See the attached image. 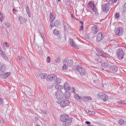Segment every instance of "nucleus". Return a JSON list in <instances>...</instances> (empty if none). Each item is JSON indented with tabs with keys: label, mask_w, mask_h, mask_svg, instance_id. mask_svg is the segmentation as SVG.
<instances>
[{
	"label": "nucleus",
	"mask_w": 126,
	"mask_h": 126,
	"mask_svg": "<svg viewBox=\"0 0 126 126\" xmlns=\"http://www.w3.org/2000/svg\"><path fill=\"white\" fill-rule=\"evenodd\" d=\"M55 63H61V58L60 57L57 58L55 60Z\"/></svg>",
	"instance_id": "nucleus-38"
},
{
	"label": "nucleus",
	"mask_w": 126,
	"mask_h": 126,
	"mask_svg": "<svg viewBox=\"0 0 126 126\" xmlns=\"http://www.w3.org/2000/svg\"><path fill=\"white\" fill-rule=\"evenodd\" d=\"M3 19H4V17L2 15H1V16L0 18V22H2V21H3Z\"/></svg>",
	"instance_id": "nucleus-44"
},
{
	"label": "nucleus",
	"mask_w": 126,
	"mask_h": 126,
	"mask_svg": "<svg viewBox=\"0 0 126 126\" xmlns=\"http://www.w3.org/2000/svg\"><path fill=\"white\" fill-rule=\"evenodd\" d=\"M50 18L49 19V21L50 22H53L56 17H55V16H54V15L52 13H50Z\"/></svg>",
	"instance_id": "nucleus-25"
},
{
	"label": "nucleus",
	"mask_w": 126,
	"mask_h": 126,
	"mask_svg": "<svg viewBox=\"0 0 126 126\" xmlns=\"http://www.w3.org/2000/svg\"><path fill=\"white\" fill-rule=\"evenodd\" d=\"M2 58L4 60H7V57H6V55L5 54H4V55L2 56Z\"/></svg>",
	"instance_id": "nucleus-46"
},
{
	"label": "nucleus",
	"mask_w": 126,
	"mask_h": 126,
	"mask_svg": "<svg viewBox=\"0 0 126 126\" xmlns=\"http://www.w3.org/2000/svg\"><path fill=\"white\" fill-rule=\"evenodd\" d=\"M55 87L56 90H61V89H63V86L60 85L58 84L55 86Z\"/></svg>",
	"instance_id": "nucleus-27"
},
{
	"label": "nucleus",
	"mask_w": 126,
	"mask_h": 126,
	"mask_svg": "<svg viewBox=\"0 0 126 126\" xmlns=\"http://www.w3.org/2000/svg\"><path fill=\"white\" fill-rule=\"evenodd\" d=\"M12 11H13V13H14V14H16V13H17V12H18V10L15 9V8H13Z\"/></svg>",
	"instance_id": "nucleus-41"
},
{
	"label": "nucleus",
	"mask_w": 126,
	"mask_h": 126,
	"mask_svg": "<svg viewBox=\"0 0 126 126\" xmlns=\"http://www.w3.org/2000/svg\"><path fill=\"white\" fill-rule=\"evenodd\" d=\"M74 97L76 100H82V96H79L77 94H76L74 95Z\"/></svg>",
	"instance_id": "nucleus-29"
},
{
	"label": "nucleus",
	"mask_w": 126,
	"mask_h": 126,
	"mask_svg": "<svg viewBox=\"0 0 126 126\" xmlns=\"http://www.w3.org/2000/svg\"><path fill=\"white\" fill-rule=\"evenodd\" d=\"M47 77H48V75H47V74L44 73V74H42L41 75V79H45V78L47 79Z\"/></svg>",
	"instance_id": "nucleus-30"
},
{
	"label": "nucleus",
	"mask_w": 126,
	"mask_h": 126,
	"mask_svg": "<svg viewBox=\"0 0 126 126\" xmlns=\"http://www.w3.org/2000/svg\"><path fill=\"white\" fill-rule=\"evenodd\" d=\"M102 70H104V68H102Z\"/></svg>",
	"instance_id": "nucleus-64"
},
{
	"label": "nucleus",
	"mask_w": 126,
	"mask_h": 126,
	"mask_svg": "<svg viewBox=\"0 0 126 126\" xmlns=\"http://www.w3.org/2000/svg\"><path fill=\"white\" fill-rule=\"evenodd\" d=\"M83 102H89V101H91L92 100V98L91 96H85L82 98Z\"/></svg>",
	"instance_id": "nucleus-17"
},
{
	"label": "nucleus",
	"mask_w": 126,
	"mask_h": 126,
	"mask_svg": "<svg viewBox=\"0 0 126 126\" xmlns=\"http://www.w3.org/2000/svg\"><path fill=\"white\" fill-rule=\"evenodd\" d=\"M0 15H2V13L0 11Z\"/></svg>",
	"instance_id": "nucleus-61"
},
{
	"label": "nucleus",
	"mask_w": 126,
	"mask_h": 126,
	"mask_svg": "<svg viewBox=\"0 0 126 126\" xmlns=\"http://www.w3.org/2000/svg\"><path fill=\"white\" fill-rule=\"evenodd\" d=\"M4 103L3 99H2V98H0V106H1V107H3Z\"/></svg>",
	"instance_id": "nucleus-34"
},
{
	"label": "nucleus",
	"mask_w": 126,
	"mask_h": 126,
	"mask_svg": "<svg viewBox=\"0 0 126 126\" xmlns=\"http://www.w3.org/2000/svg\"><path fill=\"white\" fill-rule=\"evenodd\" d=\"M117 56L119 60H123L125 56V51L124 49L118 48L116 51Z\"/></svg>",
	"instance_id": "nucleus-3"
},
{
	"label": "nucleus",
	"mask_w": 126,
	"mask_h": 126,
	"mask_svg": "<svg viewBox=\"0 0 126 126\" xmlns=\"http://www.w3.org/2000/svg\"><path fill=\"white\" fill-rule=\"evenodd\" d=\"M5 25H6L7 28H9V27H10V24L8 23V22H5Z\"/></svg>",
	"instance_id": "nucleus-43"
},
{
	"label": "nucleus",
	"mask_w": 126,
	"mask_h": 126,
	"mask_svg": "<svg viewBox=\"0 0 126 126\" xmlns=\"http://www.w3.org/2000/svg\"><path fill=\"white\" fill-rule=\"evenodd\" d=\"M56 79L55 83L57 84H61V82H62V79L60 78H56Z\"/></svg>",
	"instance_id": "nucleus-28"
},
{
	"label": "nucleus",
	"mask_w": 126,
	"mask_h": 126,
	"mask_svg": "<svg viewBox=\"0 0 126 126\" xmlns=\"http://www.w3.org/2000/svg\"><path fill=\"white\" fill-rule=\"evenodd\" d=\"M100 57H102L103 58H105L107 59V58H108V59H111V56L110 55L108 54L106 52H104L103 51H102V52L101 53V55H100Z\"/></svg>",
	"instance_id": "nucleus-15"
},
{
	"label": "nucleus",
	"mask_w": 126,
	"mask_h": 126,
	"mask_svg": "<svg viewBox=\"0 0 126 126\" xmlns=\"http://www.w3.org/2000/svg\"><path fill=\"white\" fill-rule=\"evenodd\" d=\"M101 66L103 68H105V67H108V66H109V64H108V63H101Z\"/></svg>",
	"instance_id": "nucleus-33"
},
{
	"label": "nucleus",
	"mask_w": 126,
	"mask_h": 126,
	"mask_svg": "<svg viewBox=\"0 0 126 126\" xmlns=\"http://www.w3.org/2000/svg\"><path fill=\"white\" fill-rule=\"evenodd\" d=\"M110 70H111L112 72H117V71H118V67L115 65H113L110 67Z\"/></svg>",
	"instance_id": "nucleus-18"
},
{
	"label": "nucleus",
	"mask_w": 126,
	"mask_h": 126,
	"mask_svg": "<svg viewBox=\"0 0 126 126\" xmlns=\"http://www.w3.org/2000/svg\"><path fill=\"white\" fill-rule=\"evenodd\" d=\"M9 75H10V72H5L4 71L1 72L0 74L1 78H3V79L7 78Z\"/></svg>",
	"instance_id": "nucleus-13"
},
{
	"label": "nucleus",
	"mask_w": 126,
	"mask_h": 126,
	"mask_svg": "<svg viewBox=\"0 0 126 126\" xmlns=\"http://www.w3.org/2000/svg\"><path fill=\"white\" fill-rule=\"evenodd\" d=\"M118 103H119V104H126L124 101H118Z\"/></svg>",
	"instance_id": "nucleus-53"
},
{
	"label": "nucleus",
	"mask_w": 126,
	"mask_h": 126,
	"mask_svg": "<svg viewBox=\"0 0 126 126\" xmlns=\"http://www.w3.org/2000/svg\"><path fill=\"white\" fill-rule=\"evenodd\" d=\"M124 11H126V3L124 4Z\"/></svg>",
	"instance_id": "nucleus-48"
},
{
	"label": "nucleus",
	"mask_w": 126,
	"mask_h": 126,
	"mask_svg": "<svg viewBox=\"0 0 126 126\" xmlns=\"http://www.w3.org/2000/svg\"><path fill=\"white\" fill-rule=\"evenodd\" d=\"M64 90H65V91H69V90H70V86H69V85H68V83H67V82H65L64 84Z\"/></svg>",
	"instance_id": "nucleus-16"
},
{
	"label": "nucleus",
	"mask_w": 126,
	"mask_h": 126,
	"mask_svg": "<svg viewBox=\"0 0 126 126\" xmlns=\"http://www.w3.org/2000/svg\"><path fill=\"white\" fill-rule=\"evenodd\" d=\"M95 51L97 52L96 56H101V55H102L103 50H102L100 49H98V48H96Z\"/></svg>",
	"instance_id": "nucleus-21"
},
{
	"label": "nucleus",
	"mask_w": 126,
	"mask_h": 126,
	"mask_svg": "<svg viewBox=\"0 0 126 126\" xmlns=\"http://www.w3.org/2000/svg\"><path fill=\"white\" fill-rule=\"evenodd\" d=\"M69 42L70 45H71L72 47H73L75 49H78V47L77 46V45H76V44H75V42L72 38H70Z\"/></svg>",
	"instance_id": "nucleus-14"
},
{
	"label": "nucleus",
	"mask_w": 126,
	"mask_h": 126,
	"mask_svg": "<svg viewBox=\"0 0 126 126\" xmlns=\"http://www.w3.org/2000/svg\"><path fill=\"white\" fill-rule=\"evenodd\" d=\"M115 34L118 36H122L124 34V29L122 27L118 28L115 32Z\"/></svg>",
	"instance_id": "nucleus-11"
},
{
	"label": "nucleus",
	"mask_w": 126,
	"mask_h": 126,
	"mask_svg": "<svg viewBox=\"0 0 126 126\" xmlns=\"http://www.w3.org/2000/svg\"><path fill=\"white\" fill-rule=\"evenodd\" d=\"M41 38H42V39H44V36H41Z\"/></svg>",
	"instance_id": "nucleus-62"
},
{
	"label": "nucleus",
	"mask_w": 126,
	"mask_h": 126,
	"mask_svg": "<svg viewBox=\"0 0 126 126\" xmlns=\"http://www.w3.org/2000/svg\"><path fill=\"white\" fill-rule=\"evenodd\" d=\"M26 12L27 13L30 12V8H29V6H28L27 5H26Z\"/></svg>",
	"instance_id": "nucleus-39"
},
{
	"label": "nucleus",
	"mask_w": 126,
	"mask_h": 126,
	"mask_svg": "<svg viewBox=\"0 0 126 126\" xmlns=\"http://www.w3.org/2000/svg\"><path fill=\"white\" fill-rule=\"evenodd\" d=\"M60 24V21L59 20H57L54 22V26H55V27H59Z\"/></svg>",
	"instance_id": "nucleus-31"
},
{
	"label": "nucleus",
	"mask_w": 126,
	"mask_h": 126,
	"mask_svg": "<svg viewBox=\"0 0 126 126\" xmlns=\"http://www.w3.org/2000/svg\"><path fill=\"white\" fill-rule=\"evenodd\" d=\"M1 55L2 56H3L4 55H5V54L1 50Z\"/></svg>",
	"instance_id": "nucleus-55"
},
{
	"label": "nucleus",
	"mask_w": 126,
	"mask_h": 126,
	"mask_svg": "<svg viewBox=\"0 0 126 126\" xmlns=\"http://www.w3.org/2000/svg\"><path fill=\"white\" fill-rule=\"evenodd\" d=\"M53 27H54V26H53V24H52V23L50 24V28L52 29L53 28Z\"/></svg>",
	"instance_id": "nucleus-56"
},
{
	"label": "nucleus",
	"mask_w": 126,
	"mask_h": 126,
	"mask_svg": "<svg viewBox=\"0 0 126 126\" xmlns=\"http://www.w3.org/2000/svg\"><path fill=\"white\" fill-rule=\"evenodd\" d=\"M98 32H99V27L98 26L94 25L91 27V32L94 36L96 35Z\"/></svg>",
	"instance_id": "nucleus-6"
},
{
	"label": "nucleus",
	"mask_w": 126,
	"mask_h": 126,
	"mask_svg": "<svg viewBox=\"0 0 126 126\" xmlns=\"http://www.w3.org/2000/svg\"><path fill=\"white\" fill-rule=\"evenodd\" d=\"M63 70H67L68 67L67 66V65L66 64H65L64 63L63 66Z\"/></svg>",
	"instance_id": "nucleus-37"
},
{
	"label": "nucleus",
	"mask_w": 126,
	"mask_h": 126,
	"mask_svg": "<svg viewBox=\"0 0 126 126\" xmlns=\"http://www.w3.org/2000/svg\"><path fill=\"white\" fill-rule=\"evenodd\" d=\"M103 39H104V35L102 33V32H99L96 35V42L97 43H99V42H101Z\"/></svg>",
	"instance_id": "nucleus-12"
},
{
	"label": "nucleus",
	"mask_w": 126,
	"mask_h": 126,
	"mask_svg": "<svg viewBox=\"0 0 126 126\" xmlns=\"http://www.w3.org/2000/svg\"><path fill=\"white\" fill-rule=\"evenodd\" d=\"M40 112L41 113L42 115H47V114L48 113V111L46 110L43 111L42 109H40Z\"/></svg>",
	"instance_id": "nucleus-36"
},
{
	"label": "nucleus",
	"mask_w": 126,
	"mask_h": 126,
	"mask_svg": "<svg viewBox=\"0 0 126 126\" xmlns=\"http://www.w3.org/2000/svg\"><path fill=\"white\" fill-rule=\"evenodd\" d=\"M53 35L55 36H59L60 35V31L58 29H54L53 31Z\"/></svg>",
	"instance_id": "nucleus-22"
},
{
	"label": "nucleus",
	"mask_w": 126,
	"mask_h": 126,
	"mask_svg": "<svg viewBox=\"0 0 126 126\" xmlns=\"http://www.w3.org/2000/svg\"><path fill=\"white\" fill-rule=\"evenodd\" d=\"M27 14H28L29 17H31V14H30V12L29 13H27Z\"/></svg>",
	"instance_id": "nucleus-54"
},
{
	"label": "nucleus",
	"mask_w": 126,
	"mask_h": 126,
	"mask_svg": "<svg viewBox=\"0 0 126 126\" xmlns=\"http://www.w3.org/2000/svg\"><path fill=\"white\" fill-rule=\"evenodd\" d=\"M67 65L68 66H72L73 65V60H69L67 62Z\"/></svg>",
	"instance_id": "nucleus-23"
},
{
	"label": "nucleus",
	"mask_w": 126,
	"mask_h": 126,
	"mask_svg": "<svg viewBox=\"0 0 126 126\" xmlns=\"http://www.w3.org/2000/svg\"><path fill=\"white\" fill-rule=\"evenodd\" d=\"M58 0V1H59V2L61 1V0Z\"/></svg>",
	"instance_id": "nucleus-63"
},
{
	"label": "nucleus",
	"mask_w": 126,
	"mask_h": 126,
	"mask_svg": "<svg viewBox=\"0 0 126 126\" xmlns=\"http://www.w3.org/2000/svg\"><path fill=\"white\" fill-rule=\"evenodd\" d=\"M111 1H112V3H116V2L118 1V0H111Z\"/></svg>",
	"instance_id": "nucleus-52"
},
{
	"label": "nucleus",
	"mask_w": 126,
	"mask_h": 126,
	"mask_svg": "<svg viewBox=\"0 0 126 126\" xmlns=\"http://www.w3.org/2000/svg\"><path fill=\"white\" fill-rule=\"evenodd\" d=\"M57 75L54 74H50L48 75L46 78L47 81H48V82H53L57 79Z\"/></svg>",
	"instance_id": "nucleus-5"
},
{
	"label": "nucleus",
	"mask_w": 126,
	"mask_h": 126,
	"mask_svg": "<svg viewBox=\"0 0 126 126\" xmlns=\"http://www.w3.org/2000/svg\"><path fill=\"white\" fill-rule=\"evenodd\" d=\"M65 24H66L65 22L63 21V26L66 25Z\"/></svg>",
	"instance_id": "nucleus-60"
},
{
	"label": "nucleus",
	"mask_w": 126,
	"mask_h": 126,
	"mask_svg": "<svg viewBox=\"0 0 126 126\" xmlns=\"http://www.w3.org/2000/svg\"><path fill=\"white\" fill-rule=\"evenodd\" d=\"M69 105V100H63L60 103V106L62 108H64L66 106Z\"/></svg>",
	"instance_id": "nucleus-10"
},
{
	"label": "nucleus",
	"mask_w": 126,
	"mask_h": 126,
	"mask_svg": "<svg viewBox=\"0 0 126 126\" xmlns=\"http://www.w3.org/2000/svg\"><path fill=\"white\" fill-rule=\"evenodd\" d=\"M85 124H86V125H88V126L91 125V123L89 121H86Z\"/></svg>",
	"instance_id": "nucleus-47"
},
{
	"label": "nucleus",
	"mask_w": 126,
	"mask_h": 126,
	"mask_svg": "<svg viewBox=\"0 0 126 126\" xmlns=\"http://www.w3.org/2000/svg\"><path fill=\"white\" fill-rule=\"evenodd\" d=\"M80 24H81L82 26H83V25H84V23L83 21H80Z\"/></svg>",
	"instance_id": "nucleus-51"
},
{
	"label": "nucleus",
	"mask_w": 126,
	"mask_h": 126,
	"mask_svg": "<svg viewBox=\"0 0 126 126\" xmlns=\"http://www.w3.org/2000/svg\"><path fill=\"white\" fill-rule=\"evenodd\" d=\"M71 16L72 18H74V16L72 14H71Z\"/></svg>",
	"instance_id": "nucleus-59"
},
{
	"label": "nucleus",
	"mask_w": 126,
	"mask_h": 126,
	"mask_svg": "<svg viewBox=\"0 0 126 126\" xmlns=\"http://www.w3.org/2000/svg\"><path fill=\"white\" fill-rule=\"evenodd\" d=\"M119 125H121V126L125 125V120H124V119H121L119 121Z\"/></svg>",
	"instance_id": "nucleus-35"
},
{
	"label": "nucleus",
	"mask_w": 126,
	"mask_h": 126,
	"mask_svg": "<svg viewBox=\"0 0 126 126\" xmlns=\"http://www.w3.org/2000/svg\"><path fill=\"white\" fill-rule=\"evenodd\" d=\"M101 10H102L103 12L107 13L109 10H110V3L108 2L106 4H102L101 5Z\"/></svg>",
	"instance_id": "nucleus-4"
},
{
	"label": "nucleus",
	"mask_w": 126,
	"mask_h": 126,
	"mask_svg": "<svg viewBox=\"0 0 126 126\" xmlns=\"http://www.w3.org/2000/svg\"><path fill=\"white\" fill-rule=\"evenodd\" d=\"M19 20L21 24H24V23L27 21V19L23 18L22 17H20Z\"/></svg>",
	"instance_id": "nucleus-19"
},
{
	"label": "nucleus",
	"mask_w": 126,
	"mask_h": 126,
	"mask_svg": "<svg viewBox=\"0 0 126 126\" xmlns=\"http://www.w3.org/2000/svg\"><path fill=\"white\" fill-rule=\"evenodd\" d=\"M60 120L63 123V126H70L72 124L73 118L70 117L68 115L62 114L60 116Z\"/></svg>",
	"instance_id": "nucleus-1"
},
{
	"label": "nucleus",
	"mask_w": 126,
	"mask_h": 126,
	"mask_svg": "<svg viewBox=\"0 0 126 126\" xmlns=\"http://www.w3.org/2000/svg\"><path fill=\"white\" fill-rule=\"evenodd\" d=\"M72 93H75V88L72 87Z\"/></svg>",
	"instance_id": "nucleus-49"
},
{
	"label": "nucleus",
	"mask_w": 126,
	"mask_h": 126,
	"mask_svg": "<svg viewBox=\"0 0 126 126\" xmlns=\"http://www.w3.org/2000/svg\"><path fill=\"white\" fill-rule=\"evenodd\" d=\"M97 97L104 101H107L109 99L108 95L103 93H99L97 94Z\"/></svg>",
	"instance_id": "nucleus-7"
},
{
	"label": "nucleus",
	"mask_w": 126,
	"mask_h": 126,
	"mask_svg": "<svg viewBox=\"0 0 126 126\" xmlns=\"http://www.w3.org/2000/svg\"><path fill=\"white\" fill-rule=\"evenodd\" d=\"M64 31L66 30V25L64 26Z\"/></svg>",
	"instance_id": "nucleus-57"
},
{
	"label": "nucleus",
	"mask_w": 126,
	"mask_h": 126,
	"mask_svg": "<svg viewBox=\"0 0 126 126\" xmlns=\"http://www.w3.org/2000/svg\"><path fill=\"white\" fill-rule=\"evenodd\" d=\"M76 70L79 72L81 75H85V70H84V69L82 68V66L77 65L76 67Z\"/></svg>",
	"instance_id": "nucleus-8"
},
{
	"label": "nucleus",
	"mask_w": 126,
	"mask_h": 126,
	"mask_svg": "<svg viewBox=\"0 0 126 126\" xmlns=\"http://www.w3.org/2000/svg\"><path fill=\"white\" fill-rule=\"evenodd\" d=\"M18 59L19 60V61H22V57H21V56H18Z\"/></svg>",
	"instance_id": "nucleus-50"
},
{
	"label": "nucleus",
	"mask_w": 126,
	"mask_h": 126,
	"mask_svg": "<svg viewBox=\"0 0 126 126\" xmlns=\"http://www.w3.org/2000/svg\"><path fill=\"white\" fill-rule=\"evenodd\" d=\"M4 45H6V47H7V45H8L7 42H5V43H4Z\"/></svg>",
	"instance_id": "nucleus-58"
},
{
	"label": "nucleus",
	"mask_w": 126,
	"mask_h": 126,
	"mask_svg": "<svg viewBox=\"0 0 126 126\" xmlns=\"http://www.w3.org/2000/svg\"><path fill=\"white\" fill-rule=\"evenodd\" d=\"M87 7L88 8H90V9L94 11V12H96V10H97L96 6H95V4H94L91 1L89 2Z\"/></svg>",
	"instance_id": "nucleus-9"
},
{
	"label": "nucleus",
	"mask_w": 126,
	"mask_h": 126,
	"mask_svg": "<svg viewBox=\"0 0 126 126\" xmlns=\"http://www.w3.org/2000/svg\"><path fill=\"white\" fill-rule=\"evenodd\" d=\"M5 68H6V67L5 66V64H3L1 65V66L0 67V71L1 72L2 71H4L5 70Z\"/></svg>",
	"instance_id": "nucleus-26"
},
{
	"label": "nucleus",
	"mask_w": 126,
	"mask_h": 126,
	"mask_svg": "<svg viewBox=\"0 0 126 126\" xmlns=\"http://www.w3.org/2000/svg\"><path fill=\"white\" fill-rule=\"evenodd\" d=\"M56 98L58 101H61L64 99V94L63 93L62 90H56L55 92Z\"/></svg>",
	"instance_id": "nucleus-2"
},
{
	"label": "nucleus",
	"mask_w": 126,
	"mask_h": 126,
	"mask_svg": "<svg viewBox=\"0 0 126 126\" xmlns=\"http://www.w3.org/2000/svg\"><path fill=\"white\" fill-rule=\"evenodd\" d=\"M121 14H120V13H116L114 17L115 19H119V18L120 17Z\"/></svg>",
	"instance_id": "nucleus-32"
},
{
	"label": "nucleus",
	"mask_w": 126,
	"mask_h": 126,
	"mask_svg": "<svg viewBox=\"0 0 126 126\" xmlns=\"http://www.w3.org/2000/svg\"><path fill=\"white\" fill-rule=\"evenodd\" d=\"M65 99H69L70 98V92L67 91L65 92Z\"/></svg>",
	"instance_id": "nucleus-24"
},
{
	"label": "nucleus",
	"mask_w": 126,
	"mask_h": 126,
	"mask_svg": "<svg viewBox=\"0 0 126 126\" xmlns=\"http://www.w3.org/2000/svg\"><path fill=\"white\" fill-rule=\"evenodd\" d=\"M83 29H84V26H81L79 29L80 31H83Z\"/></svg>",
	"instance_id": "nucleus-45"
},
{
	"label": "nucleus",
	"mask_w": 126,
	"mask_h": 126,
	"mask_svg": "<svg viewBox=\"0 0 126 126\" xmlns=\"http://www.w3.org/2000/svg\"><path fill=\"white\" fill-rule=\"evenodd\" d=\"M95 62H97V63H103V58L100 57H96L95 58Z\"/></svg>",
	"instance_id": "nucleus-20"
},
{
	"label": "nucleus",
	"mask_w": 126,
	"mask_h": 126,
	"mask_svg": "<svg viewBox=\"0 0 126 126\" xmlns=\"http://www.w3.org/2000/svg\"><path fill=\"white\" fill-rule=\"evenodd\" d=\"M88 113L89 115H94V114H95V112L92 110H88Z\"/></svg>",
	"instance_id": "nucleus-40"
},
{
	"label": "nucleus",
	"mask_w": 126,
	"mask_h": 126,
	"mask_svg": "<svg viewBox=\"0 0 126 126\" xmlns=\"http://www.w3.org/2000/svg\"><path fill=\"white\" fill-rule=\"evenodd\" d=\"M47 63H51V58L50 57H48L46 59Z\"/></svg>",
	"instance_id": "nucleus-42"
}]
</instances>
